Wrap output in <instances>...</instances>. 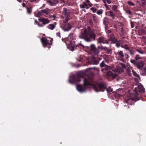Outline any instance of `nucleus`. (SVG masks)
Wrapping results in <instances>:
<instances>
[{
	"label": "nucleus",
	"instance_id": "1",
	"mask_svg": "<svg viewBox=\"0 0 146 146\" xmlns=\"http://www.w3.org/2000/svg\"><path fill=\"white\" fill-rule=\"evenodd\" d=\"M86 72H77L76 74H72L69 76L68 82L71 84H74L75 82H80V78L85 77L83 80L84 88L81 85H77L76 86L77 90L81 93L85 92L86 89L92 87H93L94 89L96 92L102 91L104 89H106L108 93L112 91V89L110 87H109L108 88H106V85L103 82L95 84L93 83L92 78L89 77L88 76H86Z\"/></svg>",
	"mask_w": 146,
	"mask_h": 146
},
{
	"label": "nucleus",
	"instance_id": "2",
	"mask_svg": "<svg viewBox=\"0 0 146 146\" xmlns=\"http://www.w3.org/2000/svg\"><path fill=\"white\" fill-rule=\"evenodd\" d=\"M90 37H89L86 29H84L83 31L80 33L79 35V37L81 39H84L87 42H89L91 41L90 38H93L94 40L95 39L96 35L95 32L92 31L89 34Z\"/></svg>",
	"mask_w": 146,
	"mask_h": 146
},
{
	"label": "nucleus",
	"instance_id": "3",
	"mask_svg": "<svg viewBox=\"0 0 146 146\" xmlns=\"http://www.w3.org/2000/svg\"><path fill=\"white\" fill-rule=\"evenodd\" d=\"M63 14L64 15L63 18H65V19L63 21L64 23L67 22L70 19V13L69 12L67 11V9L66 8H63Z\"/></svg>",
	"mask_w": 146,
	"mask_h": 146
},
{
	"label": "nucleus",
	"instance_id": "4",
	"mask_svg": "<svg viewBox=\"0 0 146 146\" xmlns=\"http://www.w3.org/2000/svg\"><path fill=\"white\" fill-rule=\"evenodd\" d=\"M145 91V89L143 86L141 84L139 85L137 88L135 87L133 91L135 93V95H139L137 91L139 92H144Z\"/></svg>",
	"mask_w": 146,
	"mask_h": 146
},
{
	"label": "nucleus",
	"instance_id": "5",
	"mask_svg": "<svg viewBox=\"0 0 146 146\" xmlns=\"http://www.w3.org/2000/svg\"><path fill=\"white\" fill-rule=\"evenodd\" d=\"M90 49L91 52L94 55H97L99 53V50L96 48L94 45L92 44L90 46Z\"/></svg>",
	"mask_w": 146,
	"mask_h": 146
},
{
	"label": "nucleus",
	"instance_id": "6",
	"mask_svg": "<svg viewBox=\"0 0 146 146\" xmlns=\"http://www.w3.org/2000/svg\"><path fill=\"white\" fill-rule=\"evenodd\" d=\"M53 40L52 38H51L50 40V42H49L47 39L46 38H43L40 39L43 45V46L44 47H46L44 46V44L46 45L48 44L49 45L51 44H52V41Z\"/></svg>",
	"mask_w": 146,
	"mask_h": 146
},
{
	"label": "nucleus",
	"instance_id": "7",
	"mask_svg": "<svg viewBox=\"0 0 146 146\" xmlns=\"http://www.w3.org/2000/svg\"><path fill=\"white\" fill-rule=\"evenodd\" d=\"M61 27L64 31H69L71 28L70 24L69 23H67L65 24L64 27H62V26H61Z\"/></svg>",
	"mask_w": 146,
	"mask_h": 146
},
{
	"label": "nucleus",
	"instance_id": "8",
	"mask_svg": "<svg viewBox=\"0 0 146 146\" xmlns=\"http://www.w3.org/2000/svg\"><path fill=\"white\" fill-rule=\"evenodd\" d=\"M98 42L99 43H102L103 44H108L109 42L108 40H106L103 37H100L98 40Z\"/></svg>",
	"mask_w": 146,
	"mask_h": 146
},
{
	"label": "nucleus",
	"instance_id": "9",
	"mask_svg": "<svg viewBox=\"0 0 146 146\" xmlns=\"http://www.w3.org/2000/svg\"><path fill=\"white\" fill-rule=\"evenodd\" d=\"M106 15L111 18L112 19H115V15L111 11H107L106 13Z\"/></svg>",
	"mask_w": 146,
	"mask_h": 146
},
{
	"label": "nucleus",
	"instance_id": "10",
	"mask_svg": "<svg viewBox=\"0 0 146 146\" xmlns=\"http://www.w3.org/2000/svg\"><path fill=\"white\" fill-rule=\"evenodd\" d=\"M39 21L42 22L44 25H46L49 22V20L47 19L43 18L41 19H38Z\"/></svg>",
	"mask_w": 146,
	"mask_h": 146
},
{
	"label": "nucleus",
	"instance_id": "11",
	"mask_svg": "<svg viewBox=\"0 0 146 146\" xmlns=\"http://www.w3.org/2000/svg\"><path fill=\"white\" fill-rule=\"evenodd\" d=\"M109 38L110 40L111 41L112 43H115L117 42V40L114 38L113 34L110 35Z\"/></svg>",
	"mask_w": 146,
	"mask_h": 146
},
{
	"label": "nucleus",
	"instance_id": "12",
	"mask_svg": "<svg viewBox=\"0 0 146 146\" xmlns=\"http://www.w3.org/2000/svg\"><path fill=\"white\" fill-rule=\"evenodd\" d=\"M136 65L139 69H141L144 66V63L143 62H139L137 63Z\"/></svg>",
	"mask_w": 146,
	"mask_h": 146
},
{
	"label": "nucleus",
	"instance_id": "13",
	"mask_svg": "<svg viewBox=\"0 0 146 146\" xmlns=\"http://www.w3.org/2000/svg\"><path fill=\"white\" fill-rule=\"evenodd\" d=\"M113 94H114V96H111V98L112 99V100H114L115 99V101H116V102H117L118 101V100H117V97L118 96V95L117 94H115L114 93Z\"/></svg>",
	"mask_w": 146,
	"mask_h": 146
},
{
	"label": "nucleus",
	"instance_id": "14",
	"mask_svg": "<svg viewBox=\"0 0 146 146\" xmlns=\"http://www.w3.org/2000/svg\"><path fill=\"white\" fill-rule=\"evenodd\" d=\"M42 10L38 12L37 14H36L35 13V16L37 17H39L40 16H41L42 15Z\"/></svg>",
	"mask_w": 146,
	"mask_h": 146
},
{
	"label": "nucleus",
	"instance_id": "15",
	"mask_svg": "<svg viewBox=\"0 0 146 146\" xmlns=\"http://www.w3.org/2000/svg\"><path fill=\"white\" fill-rule=\"evenodd\" d=\"M55 27V26L54 25L52 24H50L48 26V28L51 30H53Z\"/></svg>",
	"mask_w": 146,
	"mask_h": 146
},
{
	"label": "nucleus",
	"instance_id": "16",
	"mask_svg": "<svg viewBox=\"0 0 146 146\" xmlns=\"http://www.w3.org/2000/svg\"><path fill=\"white\" fill-rule=\"evenodd\" d=\"M132 72L134 76L138 78L139 79H140L139 75L135 71H134L133 70H132Z\"/></svg>",
	"mask_w": 146,
	"mask_h": 146
},
{
	"label": "nucleus",
	"instance_id": "17",
	"mask_svg": "<svg viewBox=\"0 0 146 146\" xmlns=\"http://www.w3.org/2000/svg\"><path fill=\"white\" fill-rule=\"evenodd\" d=\"M71 43H70V44L67 46L68 49H69L71 51H73L74 50V47L73 46L71 45Z\"/></svg>",
	"mask_w": 146,
	"mask_h": 146
},
{
	"label": "nucleus",
	"instance_id": "18",
	"mask_svg": "<svg viewBox=\"0 0 146 146\" xmlns=\"http://www.w3.org/2000/svg\"><path fill=\"white\" fill-rule=\"evenodd\" d=\"M117 53L119 56L121 58L123 57L124 56L123 53L121 51H120L119 52H117Z\"/></svg>",
	"mask_w": 146,
	"mask_h": 146
},
{
	"label": "nucleus",
	"instance_id": "19",
	"mask_svg": "<svg viewBox=\"0 0 146 146\" xmlns=\"http://www.w3.org/2000/svg\"><path fill=\"white\" fill-rule=\"evenodd\" d=\"M131 70L129 68H127L126 69L128 75L129 76H131Z\"/></svg>",
	"mask_w": 146,
	"mask_h": 146
},
{
	"label": "nucleus",
	"instance_id": "20",
	"mask_svg": "<svg viewBox=\"0 0 146 146\" xmlns=\"http://www.w3.org/2000/svg\"><path fill=\"white\" fill-rule=\"evenodd\" d=\"M48 9H46L43 10H42V11L43 13L45 14L46 15H48L49 13V12L48 11Z\"/></svg>",
	"mask_w": 146,
	"mask_h": 146
},
{
	"label": "nucleus",
	"instance_id": "21",
	"mask_svg": "<svg viewBox=\"0 0 146 146\" xmlns=\"http://www.w3.org/2000/svg\"><path fill=\"white\" fill-rule=\"evenodd\" d=\"M104 50L107 53L109 54L110 53V50L108 49L106 47H104Z\"/></svg>",
	"mask_w": 146,
	"mask_h": 146
},
{
	"label": "nucleus",
	"instance_id": "22",
	"mask_svg": "<svg viewBox=\"0 0 146 146\" xmlns=\"http://www.w3.org/2000/svg\"><path fill=\"white\" fill-rule=\"evenodd\" d=\"M112 9L115 12H117L118 11L117 10V7L116 5H115L113 6V7H112Z\"/></svg>",
	"mask_w": 146,
	"mask_h": 146
},
{
	"label": "nucleus",
	"instance_id": "23",
	"mask_svg": "<svg viewBox=\"0 0 146 146\" xmlns=\"http://www.w3.org/2000/svg\"><path fill=\"white\" fill-rule=\"evenodd\" d=\"M27 11L28 13L31 14L32 11V8L30 7L29 8H27Z\"/></svg>",
	"mask_w": 146,
	"mask_h": 146
},
{
	"label": "nucleus",
	"instance_id": "24",
	"mask_svg": "<svg viewBox=\"0 0 146 146\" xmlns=\"http://www.w3.org/2000/svg\"><path fill=\"white\" fill-rule=\"evenodd\" d=\"M87 5L86 4V3L84 2L83 3V4L82 5H80V6L81 8H84L85 7H87Z\"/></svg>",
	"mask_w": 146,
	"mask_h": 146
},
{
	"label": "nucleus",
	"instance_id": "25",
	"mask_svg": "<svg viewBox=\"0 0 146 146\" xmlns=\"http://www.w3.org/2000/svg\"><path fill=\"white\" fill-rule=\"evenodd\" d=\"M103 13V10L100 9L98 10L97 12V13L98 15H100L102 14Z\"/></svg>",
	"mask_w": 146,
	"mask_h": 146
},
{
	"label": "nucleus",
	"instance_id": "26",
	"mask_svg": "<svg viewBox=\"0 0 146 146\" xmlns=\"http://www.w3.org/2000/svg\"><path fill=\"white\" fill-rule=\"evenodd\" d=\"M47 2L49 4L50 6H53L54 5L53 3V1H52L51 0H48Z\"/></svg>",
	"mask_w": 146,
	"mask_h": 146
},
{
	"label": "nucleus",
	"instance_id": "27",
	"mask_svg": "<svg viewBox=\"0 0 146 146\" xmlns=\"http://www.w3.org/2000/svg\"><path fill=\"white\" fill-rule=\"evenodd\" d=\"M130 100H134V98H131L130 99H128L126 101V103H127L129 105H131L133 104L132 103H129V101Z\"/></svg>",
	"mask_w": 146,
	"mask_h": 146
},
{
	"label": "nucleus",
	"instance_id": "28",
	"mask_svg": "<svg viewBox=\"0 0 146 146\" xmlns=\"http://www.w3.org/2000/svg\"><path fill=\"white\" fill-rule=\"evenodd\" d=\"M127 3L129 5L134 6L135 5V4L134 3L131 1H129L127 2Z\"/></svg>",
	"mask_w": 146,
	"mask_h": 146
},
{
	"label": "nucleus",
	"instance_id": "29",
	"mask_svg": "<svg viewBox=\"0 0 146 146\" xmlns=\"http://www.w3.org/2000/svg\"><path fill=\"white\" fill-rule=\"evenodd\" d=\"M125 11L126 13L130 15H131V11L129 9H127L125 10Z\"/></svg>",
	"mask_w": 146,
	"mask_h": 146
},
{
	"label": "nucleus",
	"instance_id": "30",
	"mask_svg": "<svg viewBox=\"0 0 146 146\" xmlns=\"http://www.w3.org/2000/svg\"><path fill=\"white\" fill-rule=\"evenodd\" d=\"M54 5H56L58 3V0H52Z\"/></svg>",
	"mask_w": 146,
	"mask_h": 146
},
{
	"label": "nucleus",
	"instance_id": "31",
	"mask_svg": "<svg viewBox=\"0 0 146 146\" xmlns=\"http://www.w3.org/2000/svg\"><path fill=\"white\" fill-rule=\"evenodd\" d=\"M90 9L93 12V13H95L96 12V10H97V9H94V7H92L91 9Z\"/></svg>",
	"mask_w": 146,
	"mask_h": 146
},
{
	"label": "nucleus",
	"instance_id": "32",
	"mask_svg": "<svg viewBox=\"0 0 146 146\" xmlns=\"http://www.w3.org/2000/svg\"><path fill=\"white\" fill-rule=\"evenodd\" d=\"M105 66L104 63L102 61L100 64V66L101 67H104Z\"/></svg>",
	"mask_w": 146,
	"mask_h": 146
},
{
	"label": "nucleus",
	"instance_id": "33",
	"mask_svg": "<svg viewBox=\"0 0 146 146\" xmlns=\"http://www.w3.org/2000/svg\"><path fill=\"white\" fill-rule=\"evenodd\" d=\"M107 74L108 75L112 76L113 75V74L111 71H109L108 72Z\"/></svg>",
	"mask_w": 146,
	"mask_h": 146
},
{
	"label": "nucleus",
	"instance_id": "34",
	"mask_svg": "<svg viewBox=\"0 0 146 146\" xmlns=\"http://www.w3.org/2000/svg\"><path fill=\"white\" fill-rule=\"evenodd\" d=\"M115 43H116V46L117 47H118L120 46V44L119 41H117V42H115Z\"/></svg>",
	"mask_w": 146,
	"mask_h": 146
},
{
	"label": "nucleus",
	"instance_id": "35",
	"mask_svg": "<svg viewBox=\"0 0 146 146\" xmlns=\"http://www.w3.org/2000/svg\"><path fill=\"white\" fill-rule=\"evenodd\" d=\"M94 61V62H93V65L97 64L98 63V62H99L98 61H97L96 60Z\"/></svg>",
	"mask_w": 146,
	"mask_h": 146
},
{
	"label": "nucleus",
	"instance_id": "36",
	"mask_svg": "<svg viewBox=\"0 0 146 146\" xmlns=\"http://www.w3.org/2000/svg\"><path fill=\"white\" fill-rule=\"evenodd\" d=\"M110 68V67L108 66H106L105 68V70H109Z\"/></svg>",
	"mask_w": 146,
	"mask_h": 146
},
{
	"label": "nucleus",
	"instance_id": "37",
	"mask_svg": "<svg viewBox=\"0 0 146 146\" xmlns=\"http://www.w3.org/2000/svg\"><path fill=\"white\" fill-rule=\"evenodd\" d=\"M141 3L143 5H144L145 4L146 2L145 0H141Z\"/></svg>",
	"mask_w": 146,
	"mask_h": 146
},
{
	"label": "nucleus",
	"instance_id": "38",
	"mask_svg": "<svg viewBox=\"0 0 146 146\" xmlns=\"http://www.w3.org/2000/svg\"><path fill=\"white\" fill-rule=\"evenodd\" d=\"M131 25V27L132 28H133L134 27V25L133 22L131 21L130 23Z\"/></svg>",
	"mask_w": 146,
	"mask_h": 146
},
{
	"label": "nucleus",
	"instance_id": "39",
	"mask_svg": "<svg viewBox=\"0 0 146 146\" xmlns=\"http://www.w3.org/2000/svg\"><path fill=\"white\" fill-rule=\"evenodd\" d=\"M107 1V3L109 4H110L111 3V1L110 0H106Z\"/></svg>",
	"mask_w": 146,
	"mask_h": 146
},
{
	"label": "nucleus",
	"instance_id": "40",
	"mask_svg": "<svg viewBox=\"0 0 146 146\" xmlns=\"http://www.w3.org/2000/svg\"><path fill=\"white\" fill-rule=\"evenodd\" d=\"M56 35L57 36H59V37H60V33L59 32L57 33H56Z\"/></svg>",
	"mask_w": 146,
	"mask_h": 146
},
{
	"label": "nucleus",
	"instance_id": "41",
	"mask_svg": "<svg viewBox=\"0 0 146 146\" xmlns=\"http://www.w3.org/2000/svg\"><path fill=\"white\" fill-rule=\"evenodd\" d=\"M136 60H138L140 58L139 56V55H137L136 56Z\"/></svg>",
	"mask_w": 146,
	"mask_h": 146
},
{
	"label": "nucleus",
	"instance_id": "42",
	"mask_svg": "<svg viewBox=\"0 0 146 146\" xmlns=\"http://www.w3.org/2000/svg\"><path fill=\"white\" fill-rule=\"evenodd\" d=\"M125 48L126 50H129V48L127 45L125 46Z\"/></svg>",
	"mask_w": 146,
	"mask_h": 146
},
{
	"label": "nucleus",
	"instance_id": "43",
	"mask_svg": "<svg viewBox=\"0 0 146 146\" xmlns=\"http://www.w3.org/2000/svg\"><path fill=\"white\" fill-rule=\"evenodd\" d=\"M129 52H129L130 54L132 56L133 55V54H134L133 53V52H131V50H130V51H129Z\"/></svg>",
	"mask_w": 146,
	"mask_h": 146
},
{
	"label": "nucleus",
	"instance_id": "44",
	"mask_svg": "<svg viewBox=\"0 0 146 146\" xmlns=\"http://www.w3.org/2000/svg\"><path fill=\"white\" fill-rule=\"evenodd\" d=\"M92 59L94 61L95 60V58L94 56H92Z\"/></svg>",
	"mask_w": 146,
	"mask_h": 146
},
{
	"label": "nucleus",
	"instance_id": "45",
	"mask_svg": "<svg viewBox=\"0 0 146 146\" xmlns=\"http://www.w3.org/2000/svg\"><path fill=\"white\" fill-rule=\"evenodd\" d=\"M79 44L83 47H84V46L80 42Z\"/></svg>",
	"mask_w": 146,
	"mask_h": 146
},
{
	"label": "nucleus",
	"instance_id": "46",
	"mask_svg": "<svg viewBox=\"0 0 146 146\" xmlns=\"http://www.w3.org/2000/svg\"><path fill=\"white\" fill-rule=\"evenodd\" d=\"M101 46H98L97 48V49H98H98H101Z\"/></svg>",
	"mask_w": 146,
	"mask_h": 146
},
{
	"label": "nucleus",
	"instance_id": "47",
	"mask_svg": "<svg viewBox=\"0 0 146 146\" xmlns=\"http://www.w3.org/2000/svg\"><path fill=\"white\" fill-rule=\"evenodd\" d=\"M138 80H139V79H138L136 78H135V81L136 82H138Z\"/></svg>",
	"mask_w": 146,
	"mask_h": 146
},
{
	"label": "nucleus",
	"instance_id": "48",
	"mask_svg": "<svg viewBox=\"0 0 146 146\" xmlns=\"http://www.w3.org/2000/svg\"><path fill=\"white\" fill-rule=\"evenodd\" d=\"M35 23H37L38 25V23H39L38 22V21H37V20H35Z\"/></svg>",
	"mask_w": 146,
	"mask_h": 146
},
{
	"label": "nucleus",
	"instance_id": "49",
	"mask_svg": "<svg viewBox=\"0 0 146 146\" xmlns=\"http://www.w3.org/2000/svg\"><path fill=\"white\" fill-rule=\"evenodd\" d=\"M38 25L39 27H43V26L42 25H40L39 23H38Z\"/></svg>",
	"mask_w": 146,
	"mask_h": 146
},
{
	"label": "nucleus",
	"instance_id": "50",
	"mask_svg": "<svg viewBox=\"0 0 146 146\" xmlns=\"http://www.w3.org/2000/svg\"><path fill=\"white\" fill-rule=\"evenodd\" d=\"M104 47H103L102 46H101V49L102 50H104Z\"/></svg>",
	"mask_w": 146,
	"mask_h": 146
},
{
	"label": "nucleus",
	"instance_id": "51",
	"mask_svg": "<svg viewBox=\"0 0 146 146\" xmlns=\"http://www.w3.org/2000/svg\"><path fill=\"white\" fill-rule=\"evenodd\" d=\"M139 53H140V54H143V53L142 52H141L140 51H139V50H138L137 51Z\"/></svg>",
	"mask_w": 146,
	"mask_h": 146
},
{
	"label": "nucleus",
	"instance_id": "52",
	"mask_svg": "<svg viewBox=\"0 0 146 146\" xmlns=\"http://www.w3.org/2000/svg\"><path fill=\"white\" fill-rule=\"evenodd\" d=\"M131 63H134V60H131Z\"/></svg>",
	"mask_w": 146,
	"mask_h": 146
},
{
	"label": "nucleus",
	"instance_id": "53",
	"mask_svg": "<svg viewBox=\"0 0 146 146\" xmlns=\"http://www.w3.org/2000/svg\"><path fill=\"white\" fill-rule=\"evenodd\" d=\"M90 1L89 0H87L86 1V3H90Z\"/></svg>",
	"mask_w": 146,
	"mask_h": 146
},
{
	"label": "nucleus",
	"instance_id": "54",
	"mask_svg": "<svg viewBox=\"0 0 146 146\" xmlns=\"http://www.w3.org/2000/svg\"><path fill=\"white\" fill-rule=\"evenodd\" d=\"M51 17H52L54 19L55 18V16L54 15H52L51 16Z\"/></svg>",
	"mask_w": 146,
	"mask_h": 146
},
{
	"label": "nucleus",
	"instance_id": "55",
	"mask_svg": "<svg viewBox=\"0 0 146 146\" xmlns=\"http://www.w3.org/2000/svg\"><path fill=\"white\" fill-rule=\"evenodd\" d=\"M36 1V0H31V2H33L35 1Z\"/></svg>",
	"mask_w": 146,
	"mask_h": 146
},
{
	"label": "nucleus",
	"instance_id": "56",
	"mask_svg": "<svg viewBox=\"0 0 146 146\" xmlns=\"http://www.w3.org/2000/svg\"><path fill=\"white\" fill-rule=\"evenodd\" d=\"M103 1V2L104 3H105L106 1V0H102Z\"/></svg>",
	"mask_w": 146,
	"mask_h": 146
},
{
	"label": "nucleus",
	"instance_id": "57",
	"mask_svg": "<svg viewBox=\"0 0 146 146\" xmlns=\"http://www.w3.org/2000/svg\"><path fill=\"white\" fill-rule=\"evenodd\" d=\"M95 67H93V68H93V69L94 70H95ZM91 68H89L88 69H91Z\"/></svg>",
	"mask_w": 146,
	"mask_h": 146
},
{
	"label": "nucleus",
	"instance_id": "58",
	"mask_svg": "<svg viewBox=\"0 0 146 146\" xmlns=\"http://www.w3.org/2000/svg\"><path fill=\"white\" fill-rule=\"evenodd\" d=\"M82 9H82V11H84L85 12V11H85V9H84V8H82Z\"/></svg>",
	"mask_w": 146,
	"mask_h": 146
},
{
	"label": "nucleus",
	"instance_id": "59",
	"mask_svg": "<svg viewBox=\"0 0 146 146\" xmlns=\"http://www.w3.org/2000/svg\"><path fill=\"white\" fill-rule=\"evenodd\" d=\"M98 60L99 61H100V60H101V59L100 58H98Z\"/></svg>",
	"mask_w": 146,
	"mask_h": 146
},
{
	"label": "nucleus",
	"instance_id": "60",
	"mask_svg": "<svg viewBox=\"0 0 146 146\" xmlns=\"http://www.w3.org/2000/svg\"><path fill=\"white\" fill-rule=\"evenodd\" d=\"M88 5L90 7H91L92 6V5L90 4H89Z\"/></svg>",
	"mask_w": 146,
	"mask_h": 146
},
{
	"label": "nucleus",
	"instance_id": "61",
	"mask_svg": "<svg viewBox=\"0 0 146 146\" xmlns=\"http://www.w3.org/2000/svg\"><path fill=\"white\" fill-rule=\"evenodd\" d=\"M86 7V8L87 9H88L89 8V7H87H87Z\"/></svg>",
	"mask_w": 146,
	"mask_h": 146
},
{
	"label": "nucleus",
	"instance_id": "62",
	"mask_svg": "<svg viewBox=\"0 0 146 146\" xmlns=\"http://www.w3.org/2000/svg\"><path fill=\"white\" fill-rule=\"evenodd\" d=\"M103 69H102L101 70V71H103Z\"/></svg>",
	"mask_w": 146,
	"mask_h": 146
},
{
	"label": "nucleus",
	"instance_id": "63",
	"mask_svg": "<svg viewBox=\"0 0 146 146\" xmlns=\"http://www.w3.org/2000/svg\"><path fill=\"white\" fill-rule=\"evenodd\" d=\"M22 5H23V6L24 7V3H23L22 4Z\"/></svg>",
	"mask_w": 146,
	"mask_h": 146
},
{
	"label": "nucleus",
	"instance_id": "64",
	"mask_svg": "<svg viewBox=\"0 0 146 146\" xmlns=\"http://www.w3.org/2000/svg\"><path fill=\"white\" fill-rule=\"evenodd\" d=\"M45 5L44 4L43 5V6L44 7H45Z\"/></svg>",
	"mask_w": 146,
	"mask_h": 146
}]
</instances>
